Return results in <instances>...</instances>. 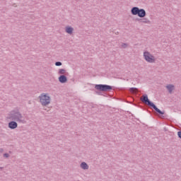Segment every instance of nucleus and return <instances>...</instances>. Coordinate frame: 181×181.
I'll list each match as a JSON object with an SVG mask.
<instances>
[{
    "instance_id": "obj_2",
    "label": "nucleus",
    "mask_w": 181,
    "mask_h": 181,
    "mask_svg": "<svg viewBox=\"0 0 181 181\" xmlns=\"http://www.w3.org/2000/svg\"><path fill=\"white\" fill-rule=\"evenodd\" d=\"M113 87L107 84H96L95 85V92L98 95H103V93H108L112 90Z\"/></svg>"
},
{
    "instance_id": "obj_6",
    "label": "nucleus",
    "mask_w": 181,
    "mask_h": 181,
    "mask_svg": "<svg viewBox=\"0 0 181 181\" xmlns=\"http://www.w3.org/2000/svg\"><path fill=\"white\" fill-rule=\"evenodd\" d=\"M141 100L142 101V103H144V104H146V105L151 107H152L155 105L153 102L149 100V98H148V95L146 94L143 95V98L141 99Z\"/></svg>"
},
{
    "instance_id": "obj_19",
    "label": "nucleus",
    "mask_w": 181,
    "mask_h": 181,
    "mask_svg": "<svg viewBox=\"0 0 181 181\" xmlns=\"http://www.w3.org/2000/svg\"><path fill=\"white\" fill-rule=\"evenodd\" d=\"M0 152L2 153V152H4V148H0Z\"/></svg>"
},
{
    "instance_id": "obj_20",
    "label": "nucleus",
    "mask_w": 181,
    "mask_h": 181,
    "mask_svg": "<svg viewBox=\"0 0 181 181\" xmlns=\"http://www.w3.org/2000/svg\"><path fill=\"white\" fill-rule=\"evenodd\" d=\"M119 33V32H117L116 33H115V35H118Z\"/></svg>"
},
{
    "instance_id": "obj_13",
    "label": "nucleus",
    "mask_w": 181,
    "mask_h": 181,
    "mask_svg": "<svg viewBox=\"0 0 181 181\" xmlns=\"http://www.w3.org/2000/svg\"><path fill=\"white\" fill-rule=\"evenodd\" d=\"M58 74H60V76H64V74H66V69H59Z\"/></svg>"
},
{
    "instance_id": "obj_18",
    "label": "nucleus",
    "mask_w": 181,
    "mask_h": 181,
    "mask_svg": "<svg viewBox=\"0 0 181 181\" xmlns=\"http://www.w3.org/2000/svg\"><path fill=\"white\" fill-rule=\"evenodd\" d=\"M9 157V153H6L4 154V158H8Z\"/></svg>"
},
{
    "instance_id": "obj_5",
    "label": "nucleus",
    "mask_w": 181,
    "mask_h": 181,
    "mask_svg": "<svg viewBox=\"0 0 181 181\" xmlns=\"http://www.w3.org/2000/svg\"><path fill=\"white\" fill-rule=\"evenodd\" d=\"M144 58L148 63H155L156 62L155 57L148 51L144 52Z\"/></svg>"
},
{
    "instance_id": "obj_10",
    "label": "nucleus",
    "mask_w": 181,
    "mask_h": 181,
    "mask_svg": "<svg viewBox=\"0 0 181 181\" xmlns=\"http://www.w3.org/2000/svg\"><path fill=\"white\" fill-rule=\"evenodd\" d=\"M65 32L66 33H68V35H73V32H74V28L70 25H67L65 28Z\"/></svg>"
},
{
    "instance_id": "obj_7",
    "label": "nucleus",
    "mask_w": 181,
    "mask_h": 181,
    "mask_svg": "<svg viewBox=\"0 0 181 181\" xmlns=\"http://www.w3.org/2000/svg\"><path fill=\"white\" fill-rule=\"evenodd\" d=\"M18 127V122L15 120H12L10 122H8V128L10 129H16V127Z\"/></svg>"
},
{
    "instance_id": "obj_1",
    "label": "nucleus",
    "mask_w": 181,
    "mask_h": 181,
    "mask_svg": "<svg viewBox=\"0 0 181 181\" xmlns=\"http://www.w3.org/2000/svg\"><path fill=\"white\" fill-rule=\"evenodd\" d=\"M8 119L19 122V124H26V120L23 119V115H22V113L19 111V108L11 110L8 115Z\"/></svg>"
},
{
    "instance_id": "obj_12",
    "label": "nucleus",
    "mask_w": 181,
    "mask_h": 181,
    "mask_svg": "<svg viewBox=\"0 0 181 181\" xmlns=\"http://www.w3.org/2000/svg\"><path fill=\"white\" fill-rule=\"evenodd\" d=\"M165 88H167L170 94H172V93H173V90H175V86L173 84L167 85Z\"/></svg>"
},
{
    "instance_id": "obj_3",
    "label": "nucleus",
    "mask_w": 181,
    "mask_h": 181,
    "mask_svg": "<svg viewBox=\"0 0 181 181\" xmlns=\"http://www.w3.org/2000/svg\"><path fill=\"white\" fill-rule=\"evenodd\" d=\"M131 13L135 16H139V18H145V16H146V11H145L144 8H139L136 6L132 8Z\"/></svg>"
},
{
    "instance_id": "obj_14",
    "label": "nucleus",
    "mask_w": 181,
    "mask_h": 181,
    "mask_svg": "<svg viewBox=\"0 0 181 181\" xmlns=\"http://www.w3.org/2000/svg\"><path fill=\"white\" fill-rule=\"evenodd\" d=\"M129 91H130V93H138V91H139V90L138 88H129Z\"/></svg>"
},
{
    "instance_id": "obj_17",
    "label": "nucleus",
    "mask_w": 181,
    "mask_h": 181,
    "mask_svg": "<svg viewBox=\"0 0 181 181\" xmlns=\"http://www.w3.org/2000/svg\"><path fill=\"white\" fill-rule=\"evenodd\" d=\"M63 64L61 62H55V66H62Z\"/></svg>"
},
{
    "instance_id": "obj_15",
    "label": "nucleus",
    "mask_w": 181,
    "mask_h": 181,
    "mask_svg": "<svg viewBox=\"0 0 181 181\" xmlns=\"http://www.w3.org/2000/svg\"><path fill=\"white\" fill-rule=\"evenodd\" d=\"M81 168L82 169H88V165L87 163H82L81 164Z\"/></svg>"
},
{
    "instance_id": "obj_8",
    "label": "nucleus",
    "mask_w": 181,
    "mask_h": 181,
    "mask_svg": "<svg viewBox=\"0 0 181 181\" xmlns=\"http://www.w3.org/2000/svg\"><path fill=\"white\" fill-rule=\"evenodd\" d=\"M136 21L137 22H141V23H148L151 24V21H149V19H148L147 18H136Z\"/></svg>"
},
{
    "instance_id": "obj_9",
    "label": "nucleus",
    "mask_w": 181,
    "mask_h": 181,
    "mask_svg": "<svg viewBox=\"0 0 181 181\" xmlns=\"http://www.w3.org/2000/svg\"><path fill=\"white\" fill-rule=\"evenodd\" d=\"M59 83L62 84H64V83H67V76L66 75H60L58 78Z\"/></svg>"
},
{
    "instance_id": "obj_16",
    "label": "nucleus",
    "mask_w": 181,
    "mask_h": 181,
    "mask_svg": "<svg viewBox=\"0 0 181 181\" xmlns=\"http://www.w3.org/2000/svg\"><path fill=\"white\" fill-rule=\"evenodd\" d=\"M122 47L123 49H127L128 47V44L125 43V42H122Z\"/></svg>"
},
{
    "instance_id": "obj_11",
    "label": "nucleus",
    "mask_w": 181,
    "mask_h": 181,
    "mask_svg": "<svg viewBox=\"0 0 181 181\" xmlns=\"http://www.w3.org/2000/svg\"><path fill=\"white\" fill-rule=\"evenodd\" d=\"M151 108H153V110L158 114L159 115H163L165 114V111H161L158 107H156V105L154 104Z\"/></svg>"
},
{
    "instance_id": "obj_4",
    "label": "nucleus",
    "mask_w": 181,
    "mask_h": 181,
    "mask_svg": "<svg viewBox=\"0 0 181 181\" xmlns=\"http://www.w3.org/2000/svg\"><path fill=\"white\" fill-rule=\"evenodd\" d=\"M40 103L44 107H46L50 104V96H49V93H42L40 96Z\"/></svg>"
}]
</instances>
